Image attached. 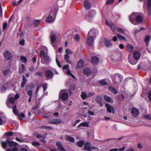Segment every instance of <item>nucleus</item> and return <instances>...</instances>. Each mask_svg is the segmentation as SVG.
<instances>
[{"instance_id": "1", "label": "nucleus", "mask_w": 151, "mask_h": 151, "mask_svg": "<svg viewBox=\"0 0 151 151\" xmlns=\"http://www.w3.org/2000/svg\"><path fill=\"white\" fill-rule=\"evenodd\" d=\"M129 20L134 25H137L138 23L143 22L142 16L137 12L132 13L129 17Z\"/></svg>"}, {"instance_id": "2", "label": "nucleus", "mask_w": 151, "mask_h": 151, "mask_svg": "<svg viewBox=\"0 0 151 151\" xmlns=\"http://www.w3.org/2000/svg\"><path fill=\"white\" fill-rule=\"evenodd\" d=\"M58 11V9L55 8L52 10L51 12L49 14V16L46 19V21L47 23H51L55 21Z\"/></svg>"}, {"instance_id": "3", "label": "nucleus", "mask_w": 151, "mask_h": 151, "mask_svg": "<svg viewBox=\"0 0 151 151\" xmlns=\"http://www.w3.org/2000/svg\"><path fill=\"white\" fill-rule=\"evenodd\" d=\"M123 80V77L119 73H116L114 75V84H120Z\"/></svg>"}, {"instance_id": "4", "label": "nucleus", "mask_w": 151, "mask_h": 151, "mask_svg": "<svg viewBox=\"0 0 151 151\" xmlns=\"http://www.w3.org/2000/svg\"><path fill=\"white\" fill-rule=\"evenodd\" d=\"M63 91L61 90L59 93V97L63 101L67 100L68 97V94L67 93L63 92Z\"/></svg>"}, {"instance_id": "5", "label": "nucleus", "mask_w": 151, "mask_h": 151, "mask_svg": "<svg viewBox=\"0 0 151 151\" xmlns=\"http://www.w3.org/2000/svg\"><path fill=\"white\" fill-rule=\"evenodd\" d=\"M4 56L5 60L6 61H8L12 59L13 55H12V54L10 52L6 50L4 53Z\"/></svg>"}, {"instance_id": "6", "label": "nucleus", "mask_w": 151, "mask_h": 151, "mask_svg": "<svg viewBox=\"0 0 151 151\" xmlns=\"http://www.w3.org/2000/svg\"><path fill=\"white\" fill-rule=\"evenodd\" d=\"M144 8H147L149 14H151V1H145L144 4Z\"/></svg>"}, {"instance_id": "7", "label": "nucleus", "mask_w": 151, "mask_h": 151, "mask_svg": "<svg viewBox=\"0 0 151 151\" xmlns=\"http://www.w3.org/2000/svg\"><path fill=\"white\" fill-rule=\"evenodd\" d=\"M50 38L51 44L53 47H55L56 46L54 44V43L56 40L57 37L56 35L53 33V32H51L50 35Z\"/></svg>"}, {"instance_id": "8", "label": "nucleus", "mask_w": 151, "mask_h": 151, "mask_svg": "<svg viewBox=\"0 0 151 151\" xmlns=\"http://www.w3.org/2000/svg\"><path fill=\"white\" fill-rule=\"evenodd\" d=\"M50 58L47 55H46L41 60V63L43 64L49 65L50 62Z\"/></svg>"}, {"instance_id": "9", "label": "nucleus", "mask_w": 151, "mask_h": 151, "mask_svg": "<svg viewBox=\"0 0 151 151\" xmlns=\"http://www.w3.org/2000/svg\"><path fill=\"white\" fill-rule=\"evenodd\" d=\"M48 123L50 124H58L62 123V121L59 119H52L48 120Z\"/></svg>"}, {"instance_id": "10", "label": "nucleus", "mask_w": 151, "mask_h": 151, "mask_svg": "<svg viewBox=\"0 0 151 151\" xmlns=\"http://www.w3.org/2000/svg\"><path fill=\"white\" fill-rule=\"evenodd\" d=\"M131 113L134 117H137L139 114V110L135 107H132L131 109Z\"/></svg>"}, {"instance_id": "11", "label": "nucleus", "mask_w": 151, "mask_h": 151, "mask_svg": "<svg viewBox=\"0 0 151 151\" xmlns=\"http://www.w3.org/2000/svg\"><path fill=\"white\" fill-rule=\"evenodd\" d=\"M45 76L48 78H52L54 74L52 71L50 70H47L45 71Z\"/></svg>"}, {"instance_id": "12", "label": "nucleus", "mask_w": 151, "mask_h": 151, "mask_svg": "<svg viewBox=\"0 0 151 151\" xmlns=\"http://www.w3.org/2000/svg\"><path fill=\"white\" fill-rule=\"evenodd\" d=\"M97 32L96 29L94 28H92L89 32L88 36L95 38L96 36Z\"/></svg>"}, {"instance_id": "13", "label": "nucleus", "mask_w": 151, "mask_h": 151, "mask_svg": "<svg viewBox=\"0 0 151 151\" xmlns=\"http://www.w3.org/2000/svg\"><path fill=\"white\" fill-rule=\"evenodd\" d=\"M138 60L133 59L131 55L128 56V61L129 63L132 65H134L136 64L138 62Z\"/></svg>"}, {"instance_id": "14", "label": "nucleus", "mask_w": 151, "mask_h": 151, "mask_svg": "<svg viewBox=\"0 0 151 151\" xmlns=\"http://www.w3.org/2000/svg\"><path fill=\"white\" fill-rule=\"evenodd\" d=\"M6 142H7V144L10 147H12L13 146L14 147L16 146L18 144L16 142H14L13 141H11L10 140L9 137H8L6 139Z\"/></svg>"}, {"instance_id": "15", "label": "nucleus", "mask_w": 151, "mask_h": 151, "mask_svg": "<svg viewBox=\"0 0 151 151\" xmlns=\"http://www.w3.org/2000/svg\"><path fill=\"white\" fill-rule=\"evenodd\" d=\"M83 5L85 9L87 10L89 9L91 7V4L89 1H84Z\"/></svg>"}, {"instance_id": "16", "label": "nucleus", "mask_w": 151, "mask_h": 151, "mask_svg": "<svg viewBox=\"0 0 151 151\" xmlns=\"http://www.w3.org/2000/svg\"><path fill=\"white\" fill-rule=\"evenodd\" d=\"M94 38L89 36H88L87 37V42L89 45H93L94 42Z\"/></svg>"}, {"instance_id": "17", "label": "nucleus", "mask_w": 151, "mask_h": 151, "mask_svg": "<svg viewBox=\"0 0 151 151\" xmlns=\"http://www.w3.org/2000/svg\"><path fill=\"white\" fill-rule=\"evenodd\" d=\"M99 61V58L96 56H93L91 59V62L92 64H97Z\"/></svg>"}, {"instance_id": "18", "label": "nucleus", "mask_w": 151, "mask_h": 151, "mask_svg": "<svg viewBox=\"0 0 151 151\" xmlns=\"http://www.w3.org/2000/svg\"><path fill=\"white\" fill-rule=\"evenodd\" d=\"M83 73L84 75L88 76L91 73V70L88 68H85L83 70Z\"/></svg>"}, {"instance_id": "19", "label": "nucleus", "mask_w": 151, "mask_h": 151, "mask_svg": "<svg viewBox=\"0 0 151 151\" xmlns=\"http://www.w3.org/2000/svg\"><path fill=\"white\" fill-rule=\"evenodd\" d=\"M140 53L137 51H134L133 53V56L134 58L136 60H138L140 57Z\"/></svg>"}, {"instance_id": "20", "label": "nucleus", "mask_w": 151, "mask_h": 151, "mask_svg": "<svg viewBox=\"0 0 151 151\" xmlns=\"http://www.w3.org/2000/svg\"><path fill=\"white\" fill-rule=\"evenodd\" d=\"M84 62L82 59L80 60L78 62L77 65V68H80L83 66Z\"/></svg>"}, {"instance_id": "21", "label": "nucleus", "mask_w": 151, "mask_h": 151, "mask_svg": "<svg viewBox=\"0 0 151 151\" xmlns=\"http://www.w3.org/2000/svg\"><path fill=\"white\" fill-rule=\"evenodd\" d=\"M56 145L59 149L61 151H65L64 147L62 146V144L60 142H57L56 143Z\"/></svg>"}, {"instance_id": "22", "label": "nucleus", "mask_w": 151, "mask_h": 151, "mask_svg": "<svg viewBox=\"0 0 151 151\" xmlns=\"http://www.w3.org/2000/svg\"><path fill=\"white\" fill-rule=\"evenodd\" d=\"M96 14V12L94 10H91L88 14V17L89 18H92Z\"/></svg>"}, {"instance_id": "23", "label": "nucleus", "mask_w": 151, "mask_h": 151, "mask_svg": "<svg viewBox=\"0 0 151 151\" xmlns=\"http://www.w3.org/2000/svg\"><path fill=\"white\" fill-rule=\"evenodd\" d=\"M111 40H108L106 39H105L104 40V42L105 43V46L106 47H109L112 46V44L111 43Z\"/></svg>"}, {"instance_id": "24", "label": "nucleus", "mask_w": 151, "mask_h": 151, "mask_svg": "<svg viewBox=\"0 0 151 151\" xmlns=\"http://www.w3.org/2000/svg\"><path fill=\"white\" fill-rule=\"evenodd\" d=\"M83 149L86 150L91 149L90 143L88 142H86L84 144Z\"/></svg>"}, {"instance_id": "25", "label": "nucleus", "mask_w": 151, "mask_h": 151, "mask_svg": "<svg viewBox=\"0 0 151 151\" xmlns=\"http://www.w3.org/2000/svg\"><path fill=\"white\" fill-rule=\"evenodd\" d=\"M105 23L107 26H109L110 27L112 31L113 32V29L112 28L113 23L112 22H109L107 20H106L105 21Z\"/></svg>"}, {"instance_id": "26", "label": "nucleus", "mask_w": 151, "mask_h": 151, "mask_svg": "<svg viewBox=\"0 0 151 151\" xmlns=\"http://www.w3.org/2000/svg\"><path fill=\"white\" fill-rule=\"evenodd\" d=\"M114 30H116L117 32L122 33H125V31L123 29L118 27H114Z\"/></svg>"}, {"instance_id": "27", "label": "nucleus", "mask_w": 151, "mask_h": 151, "mask_svg": "<svg viewBox=\"0 0 151 151\" xmlns=\"http://www.w3.org/2000/svg\"><path fill=\"white\" fill-rule=\"evenodd\" d=\"M22 79L23 81L21 83V86L23 88L24 87L25 85L27 82V80L26 78L24 75L22 76Z\"/></svg>"}, {"instance_id": "28", "label": "nucleus", "mask_w": 151, "mask_h": 151, "mask_svg": "<svg viewBox=\"0 0 151 151\" xmlns=\"http://www.w3.org/2000/svg\"><path fill=\"white\" fill-rule=\"evenodd\" d=\"M106 105V107L107 110L108 112L111 113L112 111V109H113V107L112 106H110L109 104L106 103H104Z\"/></svg>"}, {"instance_id": "29", "label": "nucleus", "mask_w": 151, "mask_h": 151, "mask_svg": "<svg viewBox=\"0 0 151 151\" xmlns=\"http://www.w3.org/2000/svg\"><path fill=\"white\" fill-rule=\"evenodd\" d=\"M17 106L16 104L12 108L13 112L15 115L18 116V112L17 109Z\"/></svg>"}, {"instance_id": "30", "label": "nucleus", "mask_w": 151, "mask_h": 151, "mask_svg": "<svg viewBox=\"0 0 151 151\" xmlns=\"http://www.w3.org/2000/svg\"><path fill=\"white\" fill-rule=\"evenodd\" d=\"M117 37L120 40H124L125 41H127V39L125 37L122 36L119 34H117Z\"/></svg>"}, {"instance_id": "31", "label": "nucleus", "mask_w": 151, "mask_h": 151, "mask_svg": "<svg viewBox=\"0 0 151 151\" xmlns=\"http://www.w3.org/2000/svg\"><path fill=\"white\" fill-rule=\"evenodd\" d=\"M89 126V124L87 122H82L79 124L78 126L77 127L79 128L81 127H88Z\"/></svg>"}, {"instance_id": "32", "label": "nucleus", "mask_w": 151, "mask_h": 151, "mask_svg": "<svg viewBox=\"0 0 151 151\" xmlns=\"http://www.w3.org/2000/svg\"><path fill=\"white\" fill-rule=\"evenodd\" d=\"M84 143V142L83 140H80L77 142L78 146L81 148L83 147Z\"/></svg>"}, {"instance_id": "33", "label": "nucleus", "mask_w": 151, "mask_h": 151, "mask_svg": "<svg viewBox=\"0 0 151 151\" xmlns=\"http://www.w3.org/2000/svg\"><path fill=\"white\" fill-rule=\"evenodd\" d=\"M69 55L68 54H66L64 56V60L65 61L68 63L71 64V62L69 60Z\"/></svg>"}, {"instance_id": "34", "label": "nucleus", "mask_w": 151, "mask_h": 151, "mask_svg": "<svg viewBox=\"0 0 151 151\" xmlns=\"http://www.w3.org/2000/svg\"><path fill=\"white\" fill-rule=\"evenodd\" d=\"M127 51L129 52H132L134 50V47L130 45H128L127 46Z\"/></svg>"}, {"instance_id": "35", "label": "nucleus", "mask_w": 151, "mask_h": 151, "mask_svg": "<svg viewBox=\"0 0 151 151\" xmlns=\"http://www.w3.org/2000/svg\"><path fill=\"white\" fill-rule=\"evenodd\" d=\"M81 96L82 99L84 100L86 98H87V95L86 92L82 91L81 94Z\"/></svg>"}, {"instance_id": "36", "label": "nucleus", "mask_w": 151, "mask_h": 151, "mask_svg": "<svg viewBox=\"0 0 151 151\" xmlns=\"http://www.w3.org/2000/svg\"><path fill=\"white\" fill-rule=\"evenodd\" d=\"M10 71V68H9L3 71L2 72L4 76H7Z\"/></svg>"}, {"instance_id": "37", "label": "nucleus", "mask_w": 151, "mask_h": 151, "mask_svg": "<svg viewBox=\"0 0 151 151\" xmlns=\"http://www.w3.org/2000/svg\"><path fill=\"white\" fill-rule=\"evenodd\" d=\"M40 102H37L32 107L33 110H36L40 108Z\"/></svg>"}, {"instance_id": "38", "label": "nucleus", "mask_w": 151, "mask_h": 151, "mask_svg": "<svg viewBox=\"0 0 151 151\" xmlns=\"http://www.w3.org/2000/svg\"><path fill=\"white\" fill-rule=\"evenodd\" d=\"M40 128L42 129H49L51 130H53V128L49 126H41L40 127Z\"/></svg>"}, {"instance_id": "39", "label": "nucleus", "mask_w": 151, "mask_h": 151, "mask_svg": "<svg viewBox=\"0 0 151 151\" xmlns=\"http://www.w3.org/2000/svg\"><path fill=\"white\" fill-rule=\"evenodd\" d=\"M150 37L148 35L146 36L145 38V41L147 44V45L149 44V42L150 40Z\"/></svg>"}, {"instance_id": "40", "label": "nucleus", "mask_w": 151, "mask_h": 151, "mask_svg": "<svg viewBox=\"0 0 151 151\" xmlns=\"http://www.w3.org/2000/svg\"><path fill=\"white\" fill-rule=\"evenodd\" d=\"M104 99L107 102H110L111 100V98L106 95L104 96Z\"/></svg>"}, {"instance_id": "41", "label": "nucleus", "mask_w": 151, "mask_h": 151, "mask_svg": "<svg viewBox=\"0 0 151 151\" xmlns=\"http://www.w3.org/2000/svg\"><path fill=\"white\" fill-rule=\"evenodd\" d=\"M67 139L68 141L71 143H73L75 141L74 138L70 136H68L67 137Z\"/></svg>"}, {"instance_id": "42", "label": "nucleus", "mask_w": 151, "mask_h": 151, "mask_svg": "<svg viewBox=\"0 0 151 151\" xmlns=\"http://www.w3.org/2000/svg\"><path fill=\"white\" fill-rule=\"evenodd\" d=\"M99 84L101 86H104L107 85V83L104 79L100 80L99 82Z\"/></svg>"}, {"instance_id": "43", "label": "nucleus", "mask_w": 151, "mask_h": 151, "mask_svg": "<svg viewBox=\"0 0 151 151\" xmlns=\"http://www.w3.org/2000/svg\"><path fill=\"white\" fill-rule=\"evenodd\" d=\"M7 100H8V102L12 104H13L15 102V99L12 97L9 98V99Z\"/></svg>"}, {"instance_id": "44", "label": "nucleus", "mask_w": 151, "mask_h": 151, "mask_svg": "<svg viewBox=\"0 0 151 151\" xmlns=\"http://www.w3.org/2000/svg\"><path fill=\"white\" fill-rule=\"evenodd\" d=\"M33 24L35 26H37L40 23V21L39 20H36L33 21L32 22Z\"/></svg>"}, {"instance_id": "45", "label": "nucleus", "mask_w": 151, "mask_h": 151, "mask_svg": "<svg viewBox=\"0 0 151 151\" xmlns=\"http://www.w3.org/2000/svg\"><path fill=\"white\" fill-rule=\"evenodd\" d=\"M1 143L2 147L4 148H5L7 146V142L6 140L5 142H1Z\"/></svg>"}, {"instance_id": "46", "label": "nucleus", "mask_w": 151, "mask_h": 151, "mask_svg": "<svg viewBox=\"0 0 151 151\" xmlns=\"http://www.w3.org/2000/svg\"><path fill=\"white\" fill-rule=\"evenodd\" d=\"M25 69V67L23 64L21 65V69H19V73H21L24 71Z\"/></svg>"}, {"instance_id": "47", "label": "nucleus", "mask_w": 151, "mask_h": 151, "mask_svg": "<svg viewBox=\"0 0 151 151\" xmlns=\"http://www.w3.org/2000/svg\"><path fill=\"white\" fill-rule=\"evenodd\" d=\"M95 99L96 101L98 104L101 103V102L102 101L101 98L99 96H97L96 97Z\"/></svg>"}, {"instance_id": "48", "label": "nucleus", "mask_w": 151, "mask_h": 151, "mask_svg": "<svg viewBox=\"0 0 151 151\" xmlns=\"http://www.w3.org/2000/svg\"><path fill=\"white\" fill-rule=\"evenodd\" d=\"M40 57L44 58L46 55V53L43 50H42L40 52Z\"/></svg>"}, {"instance_id": "49", "label": "nucleus", "mask_w": 151, "mask_h": 151, "mask_svg": "<svg viewBox=\"0 0 151 151\" xmlns=\"http://www.w3.org/2000/svg\"><path fill=\"white\" fill-rule=\"evenodd\" d=\"M13 132H8L5 133V135L7 136H12L13 135Z\"/></svg>"}, {"instance_id": "50", "label": "nucleus", "mask_w": 151, "mask_h": 151, "mask_svg": "<svg viewBox=\"0 0 151 151\" xmlns=\"http://www.w3.org/2000/svg\"><path fill=\"white\" fill-rule=\"evenodd\" d=\"M6 104L7 107L9 109H12V104L8 102V100H7L6 102Z\"/></svg>"}, {"instance_id": "51", "label": "nucleus", "mask_w": 151, "mask_h": 151, "mask_svg": "<svg viewBox=\"0 0 151 151\" xmlns=\"http://www.w3.org/2000/svg\"><path fill=\"white\" fill-rule=\"evenodd\" d=\"M21 60L23 61L22 62L23 63H25L27 62V58L24 56H21L20 57Z\"/></svg>"}, {"instance_id": "52", "label": "nucleus", "mask_w": 151, "mask_h": 151, "mask_svg": "<svg viewBox=\"0 0 151 151\" xmlns=\"http://www.w3.org/2000/svg\"><path fill=\"white\" fill-rule=\"evenodd\" d=\"M32 144L33 146L35 147H36L37 146H39L40 145V144L37 142H33L32 143Z\"/></svg>"}, {"instance_id": "53", "label": "nucleus", "mask_w": 151, "mask_h": 151, "mask_svg": "<svg viewBox=\"0 0 151 151\" xmlns=\"http://www.w3.org/2000/svg\"><path fill=\"white\" fill-rule=\"evenodd\" d=\"M81 121V120L80 119H78L76 120V121L72 125V126L73 127L76 126V125L79 122H80Z\"/></svg>"}, {"instance_id": "54", "label": "nucleus", "mask_w": 151, "mask_h": 151, "mask_svg": "<svg viewBox=\"0 0 151 151\" xmlns=\"http://www.w3.org/2000/svg\"><path fill=\"white\" fill-rule=\"evenodd\" d=\"M47 83H44V85L42 86L44 92H45L46 91L47 87Z\"/></svg>"}, {"instance_id": "55", "label": "nucleus", "mask_w": 151, "mask_h": 151, "mask_svg": "<svg viewBox=\"0 0 151 151\" xmlns=\"http://www.w3.org/2000/svg\"><path fill=\"white\" fill-rule=\"evenodd\" d=\"M56 63L57 64V65L58 66L59 68L62 67V65H61V64L60 63V62L58 60L57 57H56Z\"/></svg>"}, {"instance_id": "56", "label": "nucleus", "mask_w": 151, "mask_h": 151, "mask_svg": "<svg viewBox=\"0 0 151 151\" xmlns=\"http://www.w3.org/2000/svg\"><path fill=\"white\" fill-rule=\"evenodd\" d=\"M35 75L36 76H41L42 75V73L41 72L39 71L35 73Z\"/></svg>"}, {"instance_id": "57", "label": "nucleus", "mask_w": 151, "mask_h": 151, "mask_svg": "<svg viewBox=\"0 0 151 151\" xmlns=\"http://www.w3.org/2000/svg\"><path fill=\"white\" fill-rule=\"evenodd\" d=\"M34 135L38 138H40L42 137L41 135L38 133H36Z\"/></svg>"}, {"instance_id": "58", "label": "nucleus", "mask_w": 151, "mask_h": 151, "mask_svg": "<svg viewBox=\"0 0 151 151\" xmlns=\"http://www.w3.org/2000/svg\"><path fill=\"white\" fill-rule=\"evenodd\" d=\"M74 38L75 40L78 41L80 40V37L78 34L75 35Z\"/></svg>"}, {"instance_id": "59", "label": "nucleus", "mask_w": 151, "mask_h": 151, "mask_svg": "<svg viewBox=\"0 0 151 151\" xmlns=\"http://www.w3.org/2000/svg\"><path fill=\"white\" fill-rule=\"evenodd\" d=\"M125 148V147L124 146L123 147L121 148H119L118 149L117 148H114V151H121L123 150H124Z\"/></svg>"}, {"instance_id": "60", "label": "nucleus", "mask_w": 151, "mask_h": 151, "mask_svg": "<svg viewBox=\"0 0 151 151\" xmlns=\"http://www.w3.org/2000/svg\"><path fill=\"white\" fill-rule=\"evenodd\" d=\"M65 52L66 53V54H71L73 53V52L68 49H67L66 50Z\"/></svg>"}, {"instance_id": "61", "label": "nucleus", "mask_w": 151, "mask_h": 151, "mask_svg": "<svg viewBox=\"0 0 151 151\" xmlns=\"http://www.w3.org/2000/svg\"><path fill=\"white\" fill-rule=\"evenodd\" d=\"M63 70L66 69L68 70L69 69V65H64L63 68Z\"/></svg>"}, {"instance_id": "62", "label": "nucleus", "mask_w": 151, "mask_h": 151, "mask_svg": "<svg viewBox=\"0 0 151 151\" xmlns=\"http://www.w3.org/2000/svg\"><path fill=\"white\" fill-rule=\"evenodd\" d=\"M25 41L24 39H22L19 42V44L22 45L23 46L24 44Z\"/></svg>"}, {"instance_id": "63", "label": "nucleus", "mask_w": 151, "mask_h": 151, "mask_svg": "<svg viewBox=\"0 0 151 151\" xmlns=\"http://www.w3.org/2000/svg\"><path fill=\"white\" fill-rule=\"evenodd\" d=\"M6 90V87L5 86H3L1 87V92H4Z\"/></svg>"}, {"instance_id": "64", "label": "nucleus", "mask_w": 151, "mask_h": 151, "mask_svg": "<svg viewBox=\"0 0 151 151\" xmlns=\"http://www.w3.org/2000/svg\"><path fill=\"white\" fill-rule=\"evenodd\" d=\"M148 97L150 101H151V91L149 92L148 93Z\"/></svg>"}]
</instances>
